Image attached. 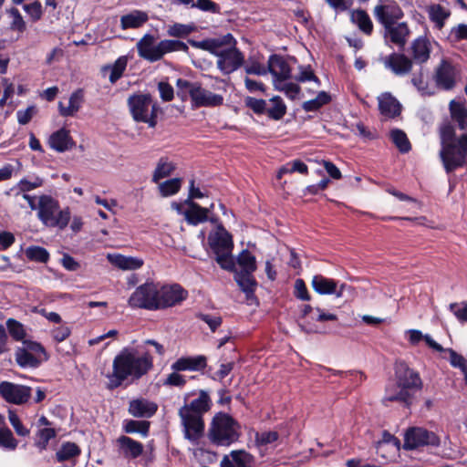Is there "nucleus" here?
<instances>
[{
	"mask_svg": "<svg viewBox=\"0 0 467 467\" xmlns=\"http://www.w3.org/2000/svg\"><path fill=\"white\" fill-rule=\"evenodd\" d=\"M153 368V358L146 351L124 348L113 359L109 388H117L125 380H138Z\"/></svg>",
	"mask_w": 467,
	"mask_h": 467,
	"instance_id": "nucleus-1",
	"label": "nucleus"
},
{
	"mask_svg": "<svg viewBox=\"0 0 467 467\" xmlns=\"http://www.w3.org/2000/svg\"><path fill=\"white\" fill-rule=\"evenodd\" d=\"M189 43L196 47L217 57V67L223 74H230L238 69L244 62L242 52L236 48V40L232 34L221 37L202 41L190 40Z\"/></svg>",
	"mask_w": 467,
	"mask_h": 467,
	"instance_id": "nucleus-2",
	"label": "nucleus"
},
{
	"mask_svg": "<svg viewBox=\"0 0 467 467\" xmlns=\"http://www.w3.org/2000/svg\"><path fill=\"white\" fill-rule=\"evenodd\" d=\"M211 399L208 393L201 390L199 397L179 410V416L184 428L186 439L195 441L203 433V414L210 410Z\"/></svg>",
	"mask_w": 467,
	"mask_h": 467,
	"instance_id": "nucleus-3",
	"label": "nucleus"
},
{
	"mask_svg": "<svg viewBox=\"0 0 467 467\" xmlns=\"http://www.w3.org/2000/svg\"><path fill=\"white\" fill-rule=\"evenodd\" d=\"M139 56L149 61L156 62L161 60L166 54L175 51H188V46L180 41L172 39H164L156 42L152 35H144L136 44Z\"/></svg>",
	"mask_w": 467,
	"mask_h": 467,
	"instance_id": "nucleus-4",
	"label": "nucleus"
},
{
	"mask_svg": "<svg viewBox=\"0 0 467 467\" xmlns=\"http://www.w3.org/2000/svg\"><path fill=\"white\" fill-rule=\"evenodd\" d=\"M37 218L47 227L65 229L70 220L68 208L60 209L59 203L50 195L42 194L37 197Z\"/></svg>",
	"mask_w": 467,
	"mask_h": 467,
	"instance_id": "nucleus-5",
	"label": "nucleus"
},
{
	"mask_svg": "<svg viewBox=\"0 0 467 467\" xmlns=\"http://www.w3.org/2000/svg\"><path fill=\"white\" fill-rule=\"evenodd\" d=\"M127 104L136 122L147 124L150 128L157 125L158 104L149 93H135L128 98Z\"/></svg>",
	"mask_w": 467,
	"mask_h": 467,
	"instance_id": "nucleus-6",
	"label": "nucleus"
},
{
	"mask_svg": "<svg viewBox=\"0 0 467 467\" xmlns=\"http://www.w3.org/2000/svg\"><path fill=\"white\" fill-rule=\"evenodd\" d=\"M210 247L215 254V260L219 265L227 271L234 270V259L232 254L234 243L232 235L219 225L215 232L209 234Z\"/></svg>",
	"mask_w": 467,
	"mask_h": 467,
	"instance_id": "nucleus-7",
	"label": "nucleus"
},
{
	"mask_svg": "<svg viewBox=\"0 0 467 467\" xmlns=\"http://www.w3.org/2000/svg\"><path fill=\"white\" fill-rule=\"evenodd\" d=\"M240 425L228 414L214 416L209 430V438L216 445L228 446L239 439Z\"/></svg>",
	"mask_w": 467,
	"mask_h": 467,
	"instance_id": "nucleus-8",
	"label": "nucleus"
},
{
	"mask_svg": "<svg viewBox=\"0 0 467 467\" xmlns=\"http://www.w3.org/2000/svg\"><path fill=\"white\" fill-rule=\"evenodd\" d=\"M440 156L447 171L462 166L467 158V134L462 135L456 142L441 148Z\"/></svg>",
	"mask_w": 467,
	"mask_h": 467,
	"instance_id": "nucleus-9",
	"label": "nucleus"
},
{
	"mask_svg": "<svg viewBox=\"0 0 467 467\" xmlns=\"http://www.w3.org/2000/svg\"><path fill=\"white\" fill-rule=\"evenodd\" d=\"M157 301L158 285L153 283H146L132 293L129 299V305L132 307L156 310L158 309Z\"/></svg>",
	"mask_w": 467,
	"mask_h": 467,
	"instance_id": "nucleus-10",
	"label": "nucleus"
},
{
	"mask_svg": "<svg viewBox=\"0 0 467 467\" xmlns=\"http://www.w3.org/2000/svg\"><path fill=\"white\" fill-rule=\"evenodd\" d=\"M440 440L435 433L420 427H410L404 434V450H415L422 446H438Z\"/></svg>",
	"mask_w": 467,
	"mask_h": 467,
	"instance_id": "nucleus-11",
	"label": "nucleus"
},
{
	"mask_svg": "<svg viewBox=\"0 0 467 467\" xmlns=\"http://www.w3.org/2000/svg\"><path fill=\"white\" fill-rule=\"evenodd\" d=\"M31 388L24 385L15 384L8 381L0 383V394L3 399L16 405H22L28 401L31 397Z\"/></svg>",
	"mask_w": 467,
	"mask_h": 467,
	"instance_id": "nucleus-12",
	"label": "nucleus"
},
{
	"mask_svg": "<svg viewBox=\"0 0 467 467\" xmlns=\"http://www.w3.org/2000/svg\"><path fill=\"white\" fill-rule=\"evenodd\" d=\"M187 292L179 285L158 286V309L173 306L187 297Z\"/></svg>",
	"mask_w": 467,
	"mask_h": 467,
	"instance_id": "nucleus-13",
	"label": "nucleus"
},
{
	"mask_svg": "<svg viewBox=\"0 0 467 467\" xmlns=\"http://www.w3.org/2000/svg\"><path fill=\"white\" fill-rule=\"evenodd\" d=\"M192 107H216L223 104V98L219 94H215L207 90L202 87L200 83H197L191 94Z\"/></svg>",
	"mask_w": 467,
	"mask_h": 467,
	"instance_id": "nucleus-14",
	"label": "nucleus"
},
{
	"mask_svg": "<svg viewBox=\"0 0 467 467\" xmlns=\"http://www.w3.org/2000/svg\"><path fill=\"white\" fill-rule=\"evenodd\" d=\"M397 383L406 389H410L414 394L415 390L420 389L422 386L421 379L418 372L410 368L406 364L400 363L396 370Z\"/></svg>",
	"mask_w": 467,
	"mask_h": 467,
	"instance_id": "nucleus-15",
	"label": "nucleus"
},
{
	"mask_svg": "<svg viewBox=\"0 0 467 467\" xmlns=\"http://www.w3.org/2000/svg\"><path fill=\"white\" fill-rule=\"evenodd\" d=\"M373 13L376 19L384 27H389L390 24H395L402 16L400 8L392 2L377 5L374 7Z\"/></svg>",
	"mask_w": 467,
	"mask_h": 467,
	"instance_id": "nucleus-16",
	"label": "nucleus"
},
{
	"mask_svg": "<svg viewBox=\"0 0 467 467\" xmlns=\"http://www.w3.org/2000/svg\"><path fill=\"white\" fill-rule=\"evenodd\" d=\"M313 289L319 295H335L341 297L348 285L346 284L337 285L333 279L327 278L321 275H317L311 282Z\"/></svg>",
	"mask_w": 467,
	"mask_h": 467,
	"instance_id": "nucleus-17",
	"label": "nucleus"
},
{
	"mask_svg": "<svg viewBox=\"0 0 467 467\" xmlns=\"http://www.w3.org/2000/svg\"><path fill=\"white\" fill-rule=\"evenodd\" d=\"M267 71L273 77V81L275 80H289L291 78L292 68L288 62L281 56H270L267 63Z\"/></svg>",
	"mask_w": 467,
	"mask_h": 467,
	"instance_id": "nucleus-18",
	"label": "nucleus"
},
{
	"mask_svg": "<svg viewBox=\"0 0 467 467\" xmlns=\"http://www.w3.org/2000/svg\"><path fill=\"white\" fill-rule=\"evenodd\" d=\"M413 400V393L406 389L397 382L389 384L385 390L383 402H399L405 406H410Z\"/></svg>",
	"mask_w": 467,
	"mask_h": 467,
	"instance_id": "nucleus-19",
	"label": "nucleus"
},
{
	"mask_svg": "<svg viewBox=\"0 0 467 467\" xmlns=\"http://www.w3.org/2000/svg\"><path fill=\"white\" fill-rule=\"evenodd\" d=\"M185 204H187L189 208L183 212L184 218L188 223L192 225L206 222L210 210L213 208V204H212L210 208H203L190 200H186Z\"/></svg>",
	"mask_w": 467,
	"mask_h": 467,
	"instance_id": "nucleus-20",
	"label": "nucleus"
},
{
	"mask_svg": "<svg viewBox=\"0 0 467 467\" xmlns=\"http://www.w3.org/2000/svg\"><path fill=\"white\" fill-rule=\"evenodd\" d=\"M386 67L389 68L396 75L408 74L412 67V61L405 55L393 53L386 57L384 62Z\"/></svg>",
	"mask_w": 467,
	"mask_h": 467,
	"instance_id": "nucleus-21",
	"label": "nucleus"
},
{
	"mask_svg": "<svg viewBox=\"0 0 467 467\" xmlns=\"http://www.w3.org/2000/svg\"><path fill=\"white\" fill-rule=\"evenodd\" d=\"M107 258L111 265L123 271L140 269L144 264L141 258L125 256L119 254H109Z\"/></svg>",
	"mask_w": 467,
	"mask_h": 467,
	"instance_id": "nucleus-22",
	"label": "nucleus"
},
{
	"mask_svg": "<svg viewBox=\"0 0 467 467\" xmlns=\"http://www.w3.org/2000/svg\"><path fill=\"white\" fill-rule=\"evenodd\" d=\"M254 457L245 451H233L221 461V467H251Z\"/></svg>",
	"mask_w": 467,
	"mask_h": 467,
	"instance_id": "nucleus-23",
	"label": "nucleus"
},
{
	"mask_svg": "<svg viewBox=\"0 0 467 467\" xmlns=\"http://www.w3.org/2000/svg\"><path fill=\"white\" fill-rule=\"evenodd\" d=\"M435 80L439 87L451 89L455 84V69L447 61H442L436 70Z\"/></svg>",
	"mask_w": 467,
	"mask_h": 467,
	"instance_id": "nucleus-24",
	"label": "nucleus"
},
{
	"mask_svg": "<svg viewBox=\"0 0 467 467\" xmlns=\"http://www.w3.org/2000/svg\"><path fill=\"white\" fill-rule=\"evenodd\" d=\"M149 20L148 13L134 9L120 16V27L123 30L137 29L141 27Z\"/></svg>",
	"mask_w": 467,
	"mask_h": 467,
	"instance_id": "nucleus-25",
	"label": "nucleus"
},
{
	"mask_svg": "<svg viewBox=\"0 0 467 467\" xmlns=\"http://www.w3.org/2000/svg\"><path fill=\"white\" fill-rule=\"evenodd\" d=\"M379 109L387 118H394L400 112V104L389 92L382 93L378 97Z\"/></svg>",
	"mask_w": 467,
	"mask_h": 467,
	"instance_id": "nucleus-26",
	"label": "nucleus"
},
{
	"mask_svg": "<svg viewBox=\"0 0 467 467\" xmlns=\"http://www.w3.org/2000/svg\"><path fill=\"white\" fill-rule=\"evenodd\" d=\"M48 144L53 150L58 152H64L74 146V141L69 135V131L61 129L49 137Z\"/></svg>",
	"mask_w": 467,
	"mask_h": 467,
	"instance_id": "nucleus-27",
	"label": "nucleus"
},
{
	"mask_svg": "<svg viewBox=\"0 0 467 467\" xmlns=\"http://www.w3.org/2000/svg\"><path fill=\"white\" fill-rule=\"evenodd\" d=\"M117 442L121 454L126 458H137L143 451V445L127 436H120Z\"/></svg>",
	"mask_w": 467,
	"mask_h": 467,
	"instance_id": "nucleus-28",
	"label": "nucleus"
},
{
	"mask_svg": "<svg viewBox=\"0 0 467 467\" xmlns=\"http://www.w3.org/2000/svg\"><path fill=\"white\" fill-rule=\"evenodd\" d=\"M157 410V405L145 400H135L130 401L129 411L138 418H150Z\"/></svg>",
	"mask_w": 467,
	"mask_h": 467,
	"instance_id": "nucleus-29",
	"label": "nucleus"
},
{
	"mask_svg": "<svg viewBox=\"0 0 467 467\" xmlns=\"http://www.w3.org/2000/svg\"><path fill=\"white\" fill-rule=\"evenodd\" d=\"M431 42L426 37L415 39L410 47L413 60L416 63L426 62L431 54Z\"/></svg>",
	"mask_w": 467,
	"mask_h": 467,
	"instance_id": "nucleus-30",
	"label": "nucleus"
},
{
	"mask_svg": "<svg viewBox=\"0 0 467 467\" xmlns=\"http://www.w3.org/2000/svg\"><path fill=\"white\" fill-rule=\"evenodd\" d=\"M386 36L390 41L399 46H404L409 36V29L405 23L390 24L389 27H384Z\"/></svg>",
	"mask_w": 467,
	"mask_h": 467,
	"instance_id": "nucleus-31",
	"label": "nucleus"
},
{
	"mask_svg": "<svg viewBox=\"0 0 467 467\" xmlns=\"http://www.w3.org/2000/svg\"><path fill=\"white\" fill-rule=\"evenodd\" d=\"M451 117L461 130H467V108L463 102L452 99L449 104Z\"/></svg>",
	"mask_w": 467,
	"mask_h": 467,
	"instance_id": "nucleus-32",
	"label": "nucleus"
},
{
	"mask_svg": "<svg viewBox=\"0 0 467 467\" xmlns=\"http://www.w3.org/2000/svg\"><path fill=\"white\" fill-rule=\"evenodd\" d=\"M204 366L205 358L200 356L196 358H181L171 365V368L174 371H193L204 368Z\"/></svg>",
	"mask_w": 467,
	"mask_h": 467,
	"instance_id": "nucleus-33",
	"label": "nucleus"
},
{
	"mask_svg": "<svg viewBox=\"0 0 467 467\" xmlns=\"http://www.w3.org/2000/svg\"><path fill=\"white\" fill-rule=\"evenodd\" d=\"M351 21L366 35H370L373 30L372 21L368 13L362 9L353 10L350 15Z\"/></svg>",
	"mask_w": 467,
	"mask_h": 467,
	"instance_id": "nucleus-34",
	"label": "nucleus"
},
{
	"mask_svg": "<svg viewBox=\"0 0 467 467\" xmlns=\"http://www.w3.org/2000/svg\"><path fill=\"white\" fill-rule=\"evenodd\" d=\"M234 280L242 291L246 294L247 297L254 294L257 284L253 276V273L235 272Z\"/></svg>",
	"mask_w": 467,
	"mask_h": 467,
	"instance_id": "nucleus-35",
	"label": "nucleus"
},
{
	"mask_svg": "<svg viewBox=\"0 0 467 467\" xmlns=\"http://www.w3.org/2000/svg\"><path fill=\"white\" fill-rule=\"evenodd\" d=\"M16 361L21 368H37L45 360L25 349L17 348L15 354Z\"/></svg>",
	"mask_w": 467,
	"mask_h": 467,
	"instance_id": "nucleus-36",
	"label": "nucleus"
},
{
	"mask_svg": "<svg viewBox=\"0 0 467 467\" xmlns=\"http://www.w3.org/2000/svg\"><path fill=\"white\" fill-rule=\"evenodd\" d=\"M82 99V92L80 90L75 91L71 94L67 107L62 102L58 103L59 113L62 116H73L79 109Z\"/></svg>",
	"mask_w": 467,
	"mask_h": 467,
	"instance_id": "nucleus-37",
	"label": "nucleus"
},
{
	"mask_svg": "<svg viewBox=\"0 0 467 467\" xmlns=\"http://www.w3.org/2000/svg\"><path fill=\"white\" fill-rule=\"evenodd\" d=\"M236 263L240 267L239 272L254 273L256 270V259L248 250H243L237 255ZM233 272L238 270L234 268Z\"/></svg>",
	"mask_w": 467,
	"mask_h": 467,
	"instance_id": "nucleus-38",
	"label": "nucleus"
},
{
	"mask_svg": "<svg viewBox=\"0 0 467 467\" xmlns=\"http://www.w3.org/2000/svg\"><path fill=\"white\" fill-rule=\"evenodd\" d=\"M269 103L270 105H266L265 109L269 118L275 120L281 119L286 112V106L283 99L279 96H275L269 100Z\"/></svg>",
	"mask_w": 467,
	"mask_h": 467,
	"instance_id": "nucleus-39",
	"label": "nucleus"
},
{
	"mask_svg": "<svg viewBox=\"0 0 467 467\" xmlns=\"http://www.w3.org/2000/svg\"><path fill=\"white\" fill-rule=\"evenodd\" d=\"M43 183L44 180L38 176H36L31 180L23 178L10 190V192H16V193H27L30 191L41 187Z\"/></svg>",
	"mask_w": 467,
	"mask_h": 467,
	"instance_id": "nucleus-40",
	"label": "nucleus"
},
{
	"mask_svg": "<svg viewBox=\"0 0 467 467\" xmlns=\"http://www.w3.org/2000/svg\"><path fill=\"white\" fill-rule=\"evenodd\" d=\"M175 170V165L171 161H168L166 159H161L152 174V182L159 183V182L169 177Z\"/></svg>",
	"mask_w": 467,
	"mask_h": 467,
	"instance_id": "nucleus-41",
	"label": "nucleus"
},
{
	"mask_svg": "<svg viewBox=\"0 0 467 467\" xmlns=\"http://www.w3.org/2000/svg\"><path fill=\"white\" fill-rule=\"evenodd\" d=\"M182 184V180L181 178H173L167 181H164L162 182L158 183V189L160 192V194L162 197H169L171 195L176 194Z\"/></svg>",
	"mask_w": 467,
	"mask_h": 467,
	"instance_id": "nucleus-42",
	"label": "nucleus"
},
{
	"mask_svg": "<svg viewBox=\"0 0 467 467\" xmlns=\"http://www.w3.org/2000/svg\"><path fill=\"white\" fill-rule=\"evenodd\" d=\"M127 63H128L127 57L122 56V57H119L114 62L113 65L107 66L104 67V71H107V70L110 71L109 78L111 83H115L118 79H119L122 77L123 72L125 71V69L127 67Z\"/></svg>",
	"mask_w": 467,
	"mask_h": 467,
	"instance_id": "nucleus-43",
	"label": "nucleus"
},
{
	"mask_svg": "<svg viewBox=\"0 0 467 467\" xmlns=\"http://www.w3.org/2000/svg\"><path fill=\"white\" fill-rule=\"evenodd\" d=\"M299 172L301 174H306L308 172V168L306 164H305L300 160H294L285 165L282 166L277 172V179H281L284 174Z\"/></svg>",
	"mask_w": 467,
	"mask_h": 467,
	"instance_id": "nucleus-44",
	"label": "nucleus"
},
{
	"mask_svg": "<svg viewBox=\"0 0 467 467\" xmlns=\"http://www.w3.org/2000/svg\"><path fill=\"white\" fill-rule=\"evenodd\" d=\"M273 86L275 89L284 92L288 98L292 99H295L300 91V87L297 84L289 82L288 80L279 81L277 79L273 81Z\"/></svg>",
	"mask_w": 467,
	"mask_h": 467,
	"instance_id": "nucleus-45",
	"label": "nucleus"
},
{
	"mask_svg": "<svg viewBox=\"0 0 467 467\" xmlns=\"http://www.w3.org/2000/svg\"><path fill=\"white\" fill-rule=\"evenodd\" d=\"M429 15L431 19L437 25V26L441 28L444 25V21L450 16V13L441 5H433L429 9Z\"/></svg>",
	"mask_w": 467,
	"mask_h": 467,
	"instance_id": "nucleus-46",
	"label": "nucleus"
},
{
	"mask_svg": "<svg viewBox=\"0 0 467 467\" xmlns=\"http://www.w3.org/2000/svg\"><path fill=\"white\" fill-rule=\"evenodd\" d=\"M80 453V450L77 444L73 442L64 443L56 456L58 462L67 461Z\"/></svg>",
	"mask_w": 467,
	"mask_h": 467,
	"instance_id": "nucleus-47",
	"label": "nucleus"
},
{
	"mask_svg": "<svg viewBox=\"0 0 467 467\" xmlns=\"http://www.w3.org/2000/svg\"><path fill=\"white\" fill-rule=\"evenodd\" d=\"M330 101V96L325 92L321 91L317 94V96L314 99H310L305 101L303 103V109L306 111H315L318 109L323 105L328 103Z\"/></svg>",
	"mask_w": 467,
	"mask_h": 467,
	"instance_id": "nucleus-48",
	"label": "nucleus"
},
{
	"mask_svg": "<svg viewBox=\"0 0 467 467\" xmlns=\"http://www.w3.org/2000/svg\"><path fill=\"white\" fill-rule=\"evenodd\" d=\"M150 423L146 420H128L124 425V431L127 433H140L143 437H146L149 432Z\"/></svg>",
	"mask_w": 467,
	"mask_h": 467,
	"instance_id": "nucleus-49",
	"label": "nucleus"
},
{
	"mask_svg": "<svg viewBox=\"0 0 467 467\" xmlns=\"http://www.w3.org/2000/svg\"><path fill=\"white\" fill-rule=\"evenodd\" d=\"M392 141L400 150V151L405 153L410 150V143L407 138L405 132L400 130H393L390 132Z\"/></svg>",
	"mask_w": 467,
	"mask_h": 467,
	"instance_id": "nucleus-50",
	"label": "nucleus"
},
{
	"mask_svg": "<svg viewBox=\"0 0 467 467\" xmlns=\"http://www.w3.org/2000/svg\"><path fill=\"white\" fill-rule=\"evenodd\" d=\"M57 435V431L53 428H43L40 429L37 433V440L36 441V446L39 450H45L48 444V441L55 438Z\"/></svg>",
	"mask_w": 467,
	"mask_h": 467,
	"instance_id": "nucleus-51",
	"label": "nucleus"
},
{
	"mask_svg": "<svg viewBox=\"0 0 467 467\" xmlns=\"http://www.w3.org/2000/svg\"><path fill=\"white\" fill-rule=\"evenodd\" d=\"M22 342L23 347L20 348L25 349V351L31 353L46 361L48 359V356L45 348L39 343L27 339H24Z\"/></svg>",
	"mask_w": 467,
	"mask_h": 467,
	"instance_id": "nucleus-52",
	"label": "nucleus"
},
{
	"mask_svg": "<svg viewBox=\"0 0 467 467\" xmlns=\"http://www.w3.org/2000/svg\"><path fill=\"white\" fill-rule=\"evenodd\" d=\"M6 326L11 337L15 340L23 341L26 339V333L24 326L20 322L10 318L6 321Z\"/></svg>",
	"mask_w": 467,
	"mask_h": 467,
	"instance_id": "nucleus-53",
	"label": "nucleus"
},
{
	"mask_svg": "<svg viewBox=\"0 0 467 467\" xmlns=\"http://www.w3.org/2000/svg\"><path fill=\"white\" fill-rule=\"evenodd\" d=\"M389 444L392 445L396 451H399L400 448V440L389 432L384 431L381 441H378L376 444L377 452L380 454L381 457H385V455L381 453L380 451L384 448L385 445Z\"/></svg>",
	"mask_w": 467,
	"mask_h": 467,
	"instance_id": "nucleus-54",
	"label": "nucleus"
},
{
	"mask_svg": "<svg viewBox=\"0 0 467 467\" xmlns=\"http://www.w3.org/2000/svg\"><path fill=\"white\" fill-rule=\"evenodd\" d=\"M26 255L32 261L46 263L49 258L47 251L40 246H30L26 250Z\"/></svg>",
	"mask_w": 467,
	"mask_h": 467,
	"instance_id": "nucleus-55",
	"label": "nucleus"
},
{
	"mask_svg": "<svg viewBox=\"0 0 467 467\" xmlns=\"http://www.w3.org/2000/svg\"><path fill=\"white\" fill-rule=\"evenodd\" d=\"M440 139H441V148L456 142L457 140H455V130H454L453 126H451L449 123L443 124L440 128Z\"/></svg>",
	"mask_w": 467,
	"mask_h": 467,
	"instance_id": "nucleus-56",
	"label": "nucleus"
},
{
	"mask_svg": "<svg viewBox=\"0 0 467 467\" xmlns=\"http://www.w3.org/2000/svg\"><path fill=\"white\" fill-rule=\"evenodd\" d=\"M193 29L194 27L192 26L176 23L169 26L167 34L170 36L185 37L189 36L193 31Z\"/></svg>",
	"mask_w": 467,
	"mask_h": 467,
	"instance_id": "nucleus-57",
	"label": "nucleus"
},
{
	"mask_svg": "<svg viewBox=\"0 0 467 467\" xmlns=\"http://www.w3.org/2000/svg\"><path fill=\"white\" fill-rule=\"evenodd\" d=\"M0 446L8 450H15L17 446L16 440L7 428H0Z\"/></svg>",
	"mask_w": 467,
	"mask_h": 467,
	"instance_id": "nucleus-58",
	"label": "nucleus"
},
{
	"mask_svg": "<svg viewBox=\"0 0 467 467\" xmlns=\"http://www.w3.org/2000/svg\"><path fill=\"white\" fill-rule=\"evenodd\" d=\"M8 419H9L10 424L15 429L17 435L23 436V437L29 435V433H30L29 429H27L26 427H25L22 424L20 419L14 411H11V410L9 411Z\"/></svg>",
	"mask_w": 467,
	"mask_h": 467,
	"instance_id": "nucleus-59",
	"label": "nucleus"
},
{
	"mask_svg": "<svg viewBox=\"0 0 467 467\" xmlns=\"http://www.w3.org/2000/svg\"><path fill=\"white\" fill-rule=\"evenodd\" d=\"M449 308L461 323L467 321V301L451 303Z\"/></svg>",
	"mask_w": 467,
	"mask_h": 467,
	"instance_id": "nucleus-60",
	"label": "nucleus"
},
{
	"mask_svg": "<svg viewBox=\"0 0 467 467\" xmlns=\"http://www.w3.org/2000/svg\"><path fill=\"white\" fill-rule=\"evenodd\" d=\"M7 12L13 18L11 28L20 32L24 31L26 29V23L19 11L16 8H11Z\"/></svg>",
	"mask_w": 467,
	"mask_h": 467,
	"instance_id": "nucleus-61",
	"label": "nucleus"
},
{
	"mask_svg": "<svg viewBox=\"0 0 467 467\" xmlns=\"http://www.w3.org/2000/svg\"><path fill=\"white\" fill-rule=\"evenodd\" d=\"M197 317L205 322L213 332L222 325V318L219 316L199 313Z\"/></svg>",
	"mask_w": 467,
	"mask_h": 467,
	"instance_id": "nucleus-62",
	"label": "nucleus"
},
{
	"mask_svg": "<svg viewBox=\"0 0 467 467\" xmlns=\"http://www.w3.org/2000/svg\"><path fill=\"white\" fill-rule=\"evenodd\" d=\"M450 354V363L452 367L459 368L462 372L467 369V359L462 355L455 352L453 349H448Z\"/></svg>",
	"mask_w": 467,
	"mask_h": 467,
	"instance_id": "nucleus-63",
	"label": "nucleus"
},
{
	"mask_svg": "<svg viewBox=\"0 0 467 467\" xmlns=\"http://www.w3.org/2000/svg\"><path fill=\"white\" fill-rule=\"evenodd\" d=\"M160 97L163 101H171L174 97L173 88L167 82L161 81L158 84Z\"/></svg>",
	"mask_w": 467,
	"mask_h": 467,
	"instance_id": "nucleus-64",
	"label": "nucleus"
}]
</instances>
